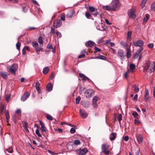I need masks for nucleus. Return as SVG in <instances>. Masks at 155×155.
I'll return each instance as SVG.
<instances>
[{"mask_svg": "<svg viewBox=\"0 0 155 155\" xmlns=\"http://www.w3.org/2000/svg\"><path fill=\"white\" fill-rule=\"evenodd\" d=\"M110 5L112 11H116L118 10L119 7V1L118 0L113 1Z\"/></svg>", "mask_w": 155, "mask_h": 155, "instance_id": "obj_1", "label": "nucleus"}, {"mask_svg": "<svg viewBox=\"0 0 155 155\" xmlns=\"http://www.w3.org/2000/svg\"><path fill=\"white\" fill-rule=\"evenodd\" d=\"M9 72L12 74H15L18 68V64H13L12 66H9Z\"/></svg>", "mask_w": 155, "mask_h": 155, "instance_id": "obj_2", "label": "nucleus"}, {"mask_svg": "<svg viewBox=\"0 0 155 155\" xmlns=\"http://www.w3.org/2000/svg\"><path fill=\"white\" fill-rule=\"evenodd\" d=\"M143 48H139L135 54H134L133 56V58H137L138 57L139 60H140L141 58L142 55V52L143 50Z\"/></svg>", "mask_w": 155, "mask_h": 155, "instance_id": "obj_3", "label": "nucleus"}, {"mask_svg": "<svg viewBox=\"0 0 155 155\" xmlns=\"http://www.w3.org/2000/svg\"><path fill=\"white\" fill-rule=\"evenodd\" d=\"M94 93L93 90L88 89L84 93V95L87 98H90L92 97L93 94Z\"/></svg>", "mask_w": 155, "mask_h": 155, "instance_id": "obj_4", "label": "nucleus"}, {"mask_svg": "<svg viewBox=\"0 0 155 155\" xmlns=\"http://www.w3.org/2000/svg\"><path fill=\"white\" fill-rule=\"evenodd\" d=\"M117 56L121 60H123L126 56L123 50L121 49H119L118 51Z\"/></svg>", "mask_w": 155, "mask_h": 155, "instance_id": "obj_5", "label": "nucleus"}, {"mask_svg": "<svg viewBox=\"0 0 155 155\" xmlns=\"http://www.w3.org/2000/svg\"><path fill=\"white\" fill-rule=\"evenodd\" d=\"M62 25V22L60 19L54 21L53 26L56 28L61 27Z\"/></svg>", "mask_w": 155, "mask_h": 155, "instance_id": "obj_6", "label": "nucleus"}, {"mask_svg": "<svg viewBox=\"0 0 155 155\" xmlns=\"http://www.w3.org/2000/svg\"><path fill=\"white\" fill-rule=\"evenodd\" d=\"M133 43L135 46L139 47L140 48H143L144 44L143 41L140 39H138L136 41H134Z\"/></svg>", "mask_w": 155, "mask_h": 155, "instance_id": "obj_7", "label": "nucleus"}, {"mask_svg": "<svg viewBox=\"0 0 155 155\" xmlns=\"http://www.w3.org/2000/svg\"><path fill=\"white\" fill-rule=\"evenodd\" d=\"M77 154L78 155H84L88 152V150L85 148L83 149H80L77 150Z\"/></svg>", "mask_w": 155, "mask_h": 155, "instance_id": "obj_8", "label": "nucleus"}, {"mask_svg": "<svg viewBox=\"0 0 155 155\" xmlns=\"http://www.w3.org/2000/svg\"><path fill=\"white\" fill-rule=\"evenodd\" d=\"M135 10L134 9H131L129 10L128 11V15L130 17L132 18H135Z\"/></svg>", "mask_w": 155, "mask_h": 155, "instance_id": "obj_9", "label": "nucleus"}, {"mask_svg": "<svg viewBox=\"0 0 155 155\" xmlns=\"http://www.w3.org/2000/svg\"><path fill=\"white\" fill-rule=\"evenodd\" d=\"M81 115L83 118H86L88 115L87 113L84 110L81 109L79 110Z\"/></svg>", "mask_w": 155, "mask_h": 155, "instance_id": "obj_10", "label": "nucleus"}, {"mask_svg": "<svg viewBox=\"0 0 155 155\" xmlns=\"http://www.w3.org/2000/svg\"><path fill=\"white\" fill-rule=\"evenodd\" d=\"M79 76L80 78L82 79L83 81L84 80H88L89 82H92V81L90 80L88 78L85 76V75L82 73H80L79 74Z\"/></svg>", "mask_w": 155, "mask_h": 155, "instance_id": "obj_11", "label": "nucleus"}, {"mask_svg": "<svg viewBox=\"0 0 155 155\" xmlns=\"http://www.w3.org/2000/svg\"><path fill=\"white\" fill-rule=\"evenodd\" d=\"M30 94L28 92H26L22 96L21 98V100L23 101H25L29 97Z\"/></svg>", "mask_w": 155, "mask_h": 155, "instance_id": "obj_12", "label": "nucleus"}, {"mask_svg": "<svg viewBox=\"0 0 155 155\" xmlns=\"http://www.w3.org/2000/svg\"><path fill=\"white\" fill-rule=\"evenodd\" d=\"M150 65V61H147L145 64V66L143 68V71L144 72H147L148 70Z\"/></svg>", "mask_w": 155, "mask_h": 155, "instance_id": "obj_13", "label": "nucleus"}, {"mask_svg": "<svg viewBox=\"0 0 155 155\" xmlns=\"http://www.w3.org/2000/svg\"><path fill=\"white\" fill-rule=\"evenodd\" d=\"M149 92L148 90L146 89L145 90V93L144 95V100L146 101H147L149 99Z\"/></svg>", "mask_w": 155, "mask_h": 155, "instance_id": "obj_14", "label": "nucleus"}, {"mask_svg": "<svg viewBox=\"0 0 155 155\" xmlns=\"http://www.w3.org/2000/svg\"><path fill=\"white\" fill-rule=\"evenodd\" d=\"M40 124L41 126V129L42 131V132L43 133H45L46 132V128H45L44 124L41 121H39Z\"/></svg>", "mask_w": 155, "mask_h": 155, "instance_id": "obj_15", "label": "nucleus"}, {"mask_svg": "<svg viewBox=\"0 0 155 155\" xmlns=\"http://www.w3.org/2000/svg\"><path fill=\"white\" fill-rule=\"evenodd\" d=\"M136 138L138 142L141 143L143 142V137L141 134H139L136 136Z\"/></svg>", "mask_w": 155, "mask_h": 155, "instance_id": "obj_16", "label": "nucleus"}, {"mask_svg": "<svg viewBox=\"0 0 155 155\" xmlns=\"http://www.w3.org/2000/svg\"><path fill=\"white\" fill-rule=\"evenodd\" d=\"M94 44L93 41H89L85 43V46L87 47H92L94 45Z\"/></svg>", "mask_w": 155, "mask_h": 155, "instance_id": "obj_17", "label": "nucleus"}, {"mask_svg": "<svg viewBox=\"0 0 155 155\" xmlns=\"http://www.w3.org/2000/svg\"><path fill=\"white\" fill-rule=\"evenodd\" d=\"M8 75V74L7 72L3 71H1L0 72V75L5 79H7V76Z\"/></svg>", "mask_w": 155, "mask_h": 155, "instance_id": "obj_18", "label": "nucleus"}, {"mask_svg": "<svg viewBox=\"0 0 155 155\" xmlns=\"http://www.w3.org/2000/svg\"><path fill=\"white\" fill-rule=\"evenodd\" d=\"M109 148V146L108 145L103 144L101 147L102 152H104V150H107Z\"/></svg>", "mask_w": 155, "mask_h": 155, "instance_id": "obj_19", "label": "nucleus"}, {"mask_svg": "<svg viewBox=\"0 0 155 155\" xmlns=\"http://www.w3.org/2000/svg\"><path fill=\"white\" fill-rule=\"evenodd\" d=\"M74 13L73 10L68 12L67 14V16L68 17L71 18Z\"/></svg>", "mask_w": 155, "mask_h": 155, "instance_id": "obj_20", "label": "nucleus"}, {"mask_svg": "<svg viewBox=\"0 0 155 155\" xmlns=\"http://www.w3.org/2000/svg\"><path fill=\"white\" fill-rule=\"evenodd\" d=\"M52 88L53 86L52 84L50 83H48L46 86L47 91H50L52 90Z\"/></svg>", "mask_w": 155, "mask_h": 155, "instance_id": "obj_21", "label": "nucleus"}, {"mask_svg": "<svg viewBox=\"0 0 155 155\" xmlns=\"http://www.w3.org/2000/svg\"><path fill=\"white\" fill-rule=\"evenodd\" d=\"M117 135V134L115 133H112L110 137V139L112 141L115 139Z\"/></svg>", "mask_w": 155, "mask_h": 155, "instance_id": "obj_22", "label": "nucleus"}, {"mask_svg": "<svg viewBox=\"0 0 155 155\" xmlns=\"http://www.w3.org/2000/svg\"><path fill=\"white\" fill-rule=\"evenodd\" d=\"M82 104L83 107H88L89 105V103L88 101H84L82 102Z\"/></svg>", "mask_w": 155, "mask_h": 155, "instance_id": "obj_23", "label": "nucleus"}, {"mask_svg": "<svg viewBox=\"0 0 155 155\" xmlns=\"http://www.w3.org/2000/svg\"><path fill=\"white\" fill-rule=\"evenodd\" d=\"M127 51V58H129L131 57V54L130 53V48H127L126 49Z\"/></svg>", "mask_w": 155, "mask_h": 155, "instance_id": "obj_24", "label": "nucleus"}, {"mask_svg": "<svg viewBox=\"0 0 155 155\" xmlns=\"http://www.w3.org/2000/svg\"><path fill=\"white\" fill-rule=\"evenodd\" d=\"M102 9L107 11L112 10L110 5L102 6Z\"/></svg>", "mask_w": 155, "mask_h": 155, "instance_id": "obj_25", "label": "nucleus"}, {"mask_svg": "<svg viewBox=\"0 0 155 155\" xmlns=\"http://www.w3.org/2000/svg\"><path fill=\"white\" fill-rule=\"evenodd\" d=\"M5 109V105L4 104H2L0 106V114H3V111Z\"/></svg>", "mask_w": 155, "mask_h": 155, "instance_id": "obj_26", "label": "nucleus"}, {"mask_svg": "<svg viewBox=\"0 0 155 155\" xmlns=\"http://www.w3.org/2000/svg\"><path fill=\"white\" fill-rule=\"evenodd\" d=\"M49 71V68L48 67L45 68L43 70V73L44 74H46Z\"/></svg>", "mask_w": 155, "mask_h": 155, "instance_id": "obj_27", "label": "nucleus"}, {"mask_svg": "<svg viewBox=\"0 0 155 155\" xmlns=\"http://www.w3.org/2000/svg\"><path fill=\"white\" fill-rule=\"evenodd\" d=\"M87 8H88L89 11L91 12H95V10L97 9L96 8H94V7L92 6H89L88 7H86Z\"/></svg>", "mask_w": 155, "mask_h": 155, "instance_id": "obj_28", "label": "nucleus"}, {"mask_svg": "<svg viewBox=\"0 0 155 155\" xmlns=\"http://www.w3.org/2000/svg\"><path fill=\"white\" fill-rule=\"evenodd\" d=\"M120 44L124 47L128 48V45L123 41H121L120 42Z\"/></svg>", "mask_w": 155, "mask_h": 155, "instance_id": "obj_29", "label": "nucleus"}, {"mask_svg": "<svg viewBox=\"0 0 155 155\" xmlns=\"http://www.w3.org/2000/svg\"><path fill=\"white\" fill-rule=\"evenodd\" d=\"M95 58L99 59H103V60H105L106 58V57L104 56H103V55H100L99 56L95 57Z\"/></svg>", "mask_w": 155, "mask_h": 155, "instance_id": "obj_30", "label": "nucleus"}, {"mask_svg": "<svg viewBox=\"0 0 155 155\" xmlns=\"http://www.w3.org/2000/svg\"><path fill=\"white\" fill-rule=\"evenodd\" d=\"M11 96V94H9L8 95H6L5 96V100L7 102H8L9 101V100L10 99Z\"/></svg>", "mask_w": 155, "mask_h": 155, "instance_id": "obj_31", "label": "nucleus"}, {"mask_svg": "<svg viewBox=\"0 0 155 155\" xmlns=\"http://www.w3.org/2000/svg\"><path fill=\"white\" fill-rule=\"evenodd\" d=\"M43 48H40L37 47L36 48V51L37 52V53L38 54H39V51H42Z\"/></svg>", "mask_w": 155, "mask_h": 155, "instance_id": "obj_32", "label": "nucleus"}, {"mask_svg": "<svg viewBox=\"0 0 155 155\" xmlns=\"http://www.w3.org/2000/svg\"><path fill=\"white\" fill-rule=\"evenodd\" d=\"M85 15L86 17L88 19H90V17L91 16V15L90 13L88 12H85Z\"/></svg>", "mask_w": 155, "mask_h": 155, "instance_id": "obj_33", "label": "nucleus"}, {"mask_svg": "<svg viewBox=\"0 0 155 155\" xmlns=\"http://www.w3.org/2000/svg\"><path fill=\"white\" fill-rule=\"evenodd\" d=\"M21 43L20 42L18 41L16 45V48L17 50H19L20 49V47L21 46Z\"/></svg>", "mask_w": 155, "mask_h": 155, "instance_id": "obj_34", "label": "nucleus"}, {"mask_svg": "<svg viewBox=\"0 0 155 155\" xmlns=\"http://www.w3.org/2000/svg\"><path fill=\"white\" fill-rule=\"evenodd\" d=\"M149 15L148 14H146L145 15V17L144 18V20L146 22H147L149 17Z\"/></svg>", "mask_w": 155, "mask_h": 155, "instance_id": "obj_35", "label": "nucleus"}, {"mask_svg": "<svg viewBox=\"0 0 155 155\" xmlns=\"http://www.w3.org/2000/svg\"><path fill=\"white\" fill-rule=\"evenodd\" d=\"M55 29L53 27H52L51 28V31L50 32V35L51 36H52L53 35H54V33Z\"/></svg>", "mask_w": 155, "mask_h": 155, "instance_id": "obj_36", "label": "nucleus"}, {"mask_svg": "<svg viewBox=\"0 0 155 155\" xmlns=\"http://www.w3.org/2000/svg\"><path fill=\"white\" fill-rule=\"evenodd\" d=\"M133 87H134V91L136 93L138 92L139 91V88L136 85H134Z\"/></svg>", "mask_w": 155, "mask_h": 155, "instance_id": "obj_37", "label": "nucleus"}, {"mask_svg": "<svg viewBox=\"0 0 155 155\" xmlns=\"http://www.w3.org/2000/svg\"><path fill=\"white\" fill-rule=\"evenodd\" d=\"M38 41L39 44H43V41L42 40V37L41 36H40L38 38Z\"/></svg>", "mask_w": 155, "mask_h": 155, "instance_id": "obj_38", "label": "nucleus"}, {"mask_svg": "<svg viewBox=\"0 0 155 155\" xmlns=\"http://www.w3.org/2000/svg\"><path fill=\"white\" fill-rule=\"evenodd\" d=\"M81 98L80 96H78L76 98V104H79L81 100Z\"/></svg>", "mask_w": 155, "mask_h": 155, "instance_id": "obj_39", "label": "nucleus"}, {"mask_svg": "<svg viewBox=\"0 0 155 155\" xmlns=\"http://www.w3.org/2000/svg\"><path fill=\"white\" fill-rule=\"evenodd\" d=\"M98 12H97V9H96V10H95V12H91L92 14L94 16H96L98 14Z\"/></svg>", "mask_w": 155, "mask_h": 155, "instance_id": "obj_40", "label": "nucleus"}, {"mask_svg": "<svg viewBox=\"0 0 155 155\" xmlns=\"http://www.w3.org/2000/svg\"><path fill=\"white\" fill-rule=\"evenodd\" d=\"M132 35V32L131 31H129L127 33V37L128 39H130L131 38V36Z\"/></svg>", "mask_w": 155, "mask_h": 155, "instance_id": "obj_41", "label": "nucleus"}, {"mask_svg": "<svg viewBox=\"0 0 155 155\" xmlns=\"http://www.w3.org/2000/svg\"><path fill=\"white\" fill-rule=\"evenodd\" d=\"M147 0H143L141 4V5L142 6V8H143L144 7V5L145 4H146V2H147Z\"/></svg>", "mask_w": 155, "mask_h": 155, "instance_id": "obj_42", "label": "nucleus"}, {"mask_svg": "<svg viewBox=\"0 0 155 155\" xmlns=\"http://www.w3.org/2000/svg\"><path fill=\"white\" fill-rule=\"evenodd\" d=\"M120 124V121L122 119V116L121 114H120L117 118Z\"/></svg>", "mask_w": 155, "mask_h": 155, "instance_id": "obj_43", "label": "nucleus"}, {"mask_svg": "<svg viewBox=\"0 0 155 155\" xmlns=\"http://www.w3.org/2000/svg\"><path fill=\"white\" fill-rule=\"evenodd\" d=\"M56 34L58 38H61L62 37V35L61 33L59 31H57L56 32Z\"/></svg>", "mask_w": 155, "mask_h": 155, "instance_id": "obj_44", "label": "nucleus"}, {"mask_svg": "<svg viewBox=\"0 0 155 155\" xmlns=\"http://www.w3.org/2000/svg\"><path fill=\"white\" fill-rule=\"evenodd\" d=\"M37 29V28L35 27H30L28 28L27 30L28 31H31L32 30H35Z\"/></svg>", "mask_w": 155, "mask_h": 155, "instance_id": "obj_45", "label": "nucleus"}, {"mask_svg": "<svg viewBox=\"0 0 155 155\" xmlns=\"http://www.w3.org/2000/svg\"><path fill=\"white\" fill-rule=\"evenodd\" d=\"M130 72V70H129L128 71L125 72L124 74V77L126 79H127L128 78V75L129 74V72Z\"/></svg>", "mask_w": 155, "mask_h": 155, "instance_id": "obj_46", "label": "nucleus"}, {"mask_svg": "<svg viewBox=\"0 0 155 155\" xmlns=\"http://www.w3.org/2000/svg\"><path fill=\"white\" fill-rule=\"evenodd\" d=\"M133 116L135 118H137V116L138 115V114L136 111H134L132 114Z\"/></svg>", "mask_w": 155, "mask_h": 155, "instance_id": "obj_47", "label": "nucleus"}, {"mask_svg": "<svg viewBox=\"0 0 155 155\" xmlns=\"http://www.w3.org/2000/svg\"><path fill=\"white\" fill-rule=\"evenodd\" d=\"M32 45L33 47H37L38 45V44L35 42H32Z\"/></svg>", "mask_w": 155, "mask_h": 155, "instance_id": "obj_48", "label": "nucleus"}, {"mask_svg": "<svg viewBox=\"0 0 155 155\" xmlns=\"http://www.w3.org/2000/svg\"><path fill=\"white\" fill-rule=\"evenodd\" d=\"M46 117L47 119H48V120H53L52 117V116H51V115H50L47 114L46 116Z\"/></svg>", "mask_w": 155, "mask_h": 155, "instance_id": "obj_49", "label": "nucleus"}, {"mask_svg": "<svg viewBox=\"0 0 155 155\" xmlns=\"http://www.w3.org/2000/svg\"><path fill=\"white\" fill-rule=\"evenodd\" d=\"M135 66L134 64H131L130 65V68L131 70H133L135 69Z\"/></svg>", "mask_w": 155, "mask_h": 155, "instance_id": "obj_50", "label": "nucleus"}, {"mask_svg": "<svg viewBox=\"0 0 155 155\" xmlns=\"http://www.w3.org/2000/svg\"><path fill=\"white\" fill-rule=\"evenodd\" d=\"M47 48L48 49H53V46L51 43H49L48 44L47 47Z\"/></svg>", "mask_w": 155, "mask_h": 155, "instance_id": "obj_51", "label": "nucleus"}, {"mask_svg": "<svg viewBox=\"0 0 155 155\" xmlns=\"http://www.w3.org/2000/svg\"><path fill=\"white\" fill-rule=\"evenodd\" d=\"M94 48L95 50L94 52V53H95L97 51L100 52L101 51V50L100 49L96 47H95Z\"/></svg>", "mask_w": 155, "mask_h": 155, "instance_id": "obj_52", "label": "nucleus"}, {"mask_svg": "<svg viewBox=\"0 0 155 155\" xmlns=\"http://www.w3.org/2000/svg\"><path fill=\"white\" fill-rule=\"evenodd\" d=\"M74 143L75 145H78L80 144V141L78 140H74Z\"/></svg>", "mask_w": 155, "mask_h": 155, "instance_id": "obj_53", "label": "nucleus"}, {"mask_svg": "<svg viewBox=\"0 0 155 155\" xmlns=\"http://www.w3.org/2000/svg\"><path fill=\"white\" fill-rule=\"evenodd\" d=\"M134 122L135 124H139L141 123L140 121L137 119L134 120Z\"/></svg>", "mask_w": 155, "mask_h": 155, "instance_id": "obj_54", "label": "nucleus"}, {"mask_svg": "<svg viewBox=\"0 0 155 155\" xmlns=\"http://www.w3.org/2000/svg\"><path fill=\"white\" fill-rule=\"evenodd\" d=\"M98 97L97 96H95L93 98V102H97V101L98 100Z\"/></svg>", "mask_w": 155, "mask_h": 155, "instance_id": "obj_55", "label": "nucleus"}, {"mask_svg": "<svg viewBox=\"0 0 155 155\" xmlns=\"http://www.w3.org/2000/svg\"><path fill=\"white\" fill-rule=\"evenodd\" d=\"M65 17L64 16V14L62 13L61 17V20L64 21L65 20Z\"/></svg>", "mask_w": 155, "mask_h": 155, "instance_id": "obj_56", "label": "nucleus"}, {"mask_svg": "<svg viewBox=\"0 0 155 155\" xmlns=\"http://www.w3.org/2000/svg\"><path fill=\"white\" fill-rule=\"evenodd\" d=\"M35 133L39 137H41V135L39 133V131L38 130V129H37L35 132Z\"/></svg>", "mask_w": 155, "mask_h": 155, "instance_id": "obj_57", "label": "nucleus"}, {"mask_svg": "<svg viewBox=\"0 0 155 155\" xmlns=\"http://www.w3.org/2000/svg\"><path fill=\"white\" fill-rule=\"evenodd\" d=\"M16 113L18 114L19 116H21V111L20 109L17 110L16 111Z\"/></svg>", "mask_w": 155, "mask_h": 155, "instance_id": "obj_58", "label": "nucleus"}, {"mask_svg": "<svg viewBox=\"0 0 155 155\" xmlns=\"http://www.w3.org/2000/svg\"><path fill=\"white\" fill-rule=\"evenodd\" d=\"M151 10L155 12V3L151 5Z\"/></svg>", "mask_w": 155, "mask_h": 155, "instance_id": "obj_59", "label": "nucleus"}, {"mask_svg": "<svg viewBox=\"0 0 155 155\" xmlns=\"http://www.w3.org/2000/svg\"><path fill=\"white\" fill-rule=\"evenodd\" d=\"M75 132V130L73 128H71L70 130V132L71 134H74Z\"/></svg>", "mask_w": 155, "mask_h": 155, "instance_id": "obj_60", "label": "nucleus"}, {"mask_svg": "<svg viewBox=\"0 0 155 155\" xmlns=\"http://www.w3.org/2000/svg\"><path fill=\"white\" fill-rule=\"evenodd\" d=\"M39 86H40V84L39 83V82L38 81H37L36 82V88H39Z\"/></svg>", "mask_w": 155, "mask_h": 155, "instance_id": "obj_61", "label": "nucleus"}, {"mask_svg": "<svg viewBox=\"0 0 155 155\" xmlns=\"http://www.w3.org/2000/svg\"><path fill=\"white\" fill-rule=\"evenodd\" d=\"M23 125L24 127L27 129V130H28L27 129V123L26 122H24V124H23Z\"/></svg>", "mask_w": 155, "mask_h": 155, "instance_id": "obj_62", "label": "nucleus"}, {"mask_svg": "<svg viewBox=\"0 0 155 155\" xmlns=\"http://www.w3.org/2000/svg\"><path fill=\"white\" fill-rule=\"evenodd\" d=\"M102 153H104L106 155H108L110 153V151L108 150H104V152H102Z\"/></svg>", "mask_w": 155, "mask_h": 155, "instance_id": "obj_63", "label": "nucleus"}, {"mask_svg": "<svg viewBox=\"0 0 155 155\" xmlns=\"http://www.w3.org/2000/svg\"><path fill=\"white\" fill-rule=\"evenodd\" d=\"M148 47L150 48H152L153 47V43H150L148 45Z\"/></svg>", "mask_w": 155, "mask_h": 155, "instance_id": "obj_64", "label": "nucleus"}]
</instances>
